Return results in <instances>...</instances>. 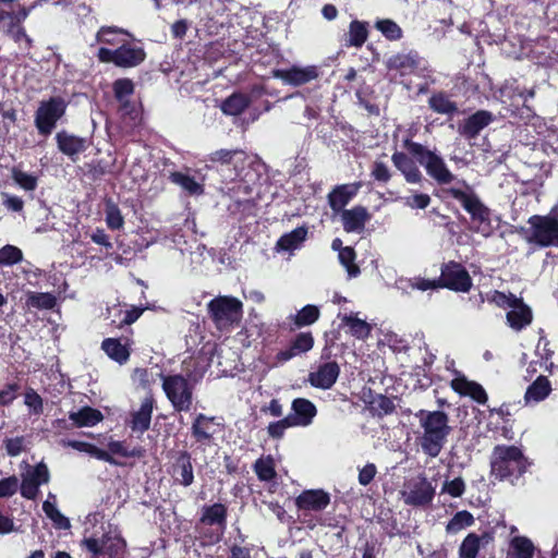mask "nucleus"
Here are the masks:
<instances>
[{
	"label": "nucleus",
	"mask_w": 558,
	"mask_h": 558,
	"mask_svg": "<svg viewBox=\"0 0 558 558\" xmlns=\"http://www.w3.org/2000/svg\"><path fill=\"white\" fill-rule=\"evenodd\" d=\"M512 558H533L535 547L531 539L525 536H514L510 541Z\"/></svg>",
	"instance_id": "obj_45"
},
{
	"label": "nucleus",
	"mask_w": 558,
	"mask_h": 558,
	"mask_svg": "<svg viewBox=\"0 0 558 558\" xmlns=\"http://www.w3.org/2000/svg\"><path fill=\"white\" fill-rule=\"evenodd\" d=\"M362 182L336 185L327 195L328 204L333 213L344 210V207L357 195Z\"/></svg>",
	"instance_id": "obj_22"
},
{
	"label": "nucleus",
	"mask_w": 558,
	"mask_h": 558,
	"mask_svg": "<svg viewBox=\"0 0 558 558\" xmlns=\"http://www.w3.org/2000/svg\"><path fill=\"white\" fill-rule=\"evenodd\" d=\"M396 405L393 400L385 395H377L371 402H369V411L377 415L378 417H383L386 415H390L395 412Z\"/></svg>",
	"instance_id": "obj_46"
},
{
	"label": "nucleus",
	"mask_w": 558,
	"mask_h": 558,
	"mask_svg": "<svg viewBox=\"0 0 558 558\" xmlns=\"http://www.w3.org/2000/svg\"><path fill=\"white\" fill-rule=\"evenodd\" d=\"M458 183L464 190L452 186L444 189L442 192L461 204L463 209L471 216L472 221L477 223V232L483 235H489L493 229L490 209L480 199L473 187L465 180H459Z\"/></svg>",
	"instance_id": "obj_4"
},
{
	"label": "nucleus",
	"mask_w": 558,
	"mask_h": 558,
	"mask_svg": "<svg viewBox=\"0 0 558 558\" xmlns=\"http://www.w3.org/2000/svg\"><path fill=\"white\" fill-rule=\"evenodd\" d=\"M375 27L388 39L399 40L402 37L401 27L390 19L378 20Z\"/></svg>",
	"instance_id": "obj_51"
},
{
	"label": "nucleus",
	"mask_w": 558,
	"mask_h": 558,
	"mask_svg": "<svg viewBox=\"0 0 558 558\" xmlns=\"http://www.w3.org/2000/svg\"><path fill=\"white\" fill-rule=\"evenodd\" d=\"M20 489L19 478L11 475L0 480V498H10Z\"/></svg>",
	"instance_id": "obj_60"
},
{
	"label": "nucleus",
	"mask_w": 558,
	"mask_h": 558,
	"mask_svg": "<svg viewBox=\"0 0 558 558\" xmlns=\"http://www.w3.org/2000/svg\"><path fill=\"white\" fill-rule=\"evenodd\" d=\"M101 349L114 362L120 365L125 364L131 355V349L128 343H122L119 338H106L101 342Z\"/></svg>",
	"instance_id": "obj_32"
},
{
	"label": "nucleus",
	"mask_w": 558,
	"mask_h": 558,
	"mask_svg": "<svg viewBox=\"0 0 558 558\" xmlns=\"http://www.w3.org/2000/svg\"><path fill=\"white\" fill-rule=\"evenodd\" d=\"M128 34L126 32L112 26H102L96 34V40L110 46H117L121 43L119 36Z\"/></svg>",
	"instance_id": "obj_52"
},
{
	"label": "nucleus",
	"mask_w": 558,
	"mask_h": 558,
	"mask_svg": "<svg viewBox=\"0 0 558 558\" xmlns=\"http://www.w3.org/2000/svg\"><path fill=\"white\" fill-rule=\"evenodd\" d=\"M85 453H88L90 457L108 462L111 465L116 466H125L124 462H121L120 460L112 457L109 452L106 450L98 448L96 445L88 442L85 449Z\"/></svg>",
	"instance_id": "obj_56"
},
{
	"label": "nucleus",
	"mask_w": 558,
	"mask_h": 558,
	"mask_svg": "<svg viewBox=\"0 0 558 558\" xmlns=\"http://www.w3.org/2000/svg\"><path fill=\"white\" fill-rule=\"evenodd\" d=\"M13 180L25 191H34L37 187V178L22 170H13Z\"/></svg>",
	"instance_id": "obj_59"
},
{
	"label": "nucleus",
	"mask_w": 558,
	"mask_h": 558,
	"mask_svg": "<svg viewBox=\"0 0 558 558\" xmlns=\"http://www.w3.org/2000/svg\"><path fill=\"white\" fill-rule=\"evenodd\" d=\"M529 459L514 445H497L493 449L490 472L500 482L514 485L530 466Z\"/></svg>",
	"instance_id": "obj_3"
},
{
	"label": "nucleus",
	"mask_w": 558,
	"mask_h": 558,
	"mask_svg": "<svg viewBox=\"0 0 558 558\" xmlns=\"http://www.w3.org/2000/svg\"><path fill=\"white\" fill-rule=\"evenodd\" d=\"M21 389V385L16 381L8 383L0 390V405L9 407L13 403V401L17 398L19 391Z\"/></svg>",
	"instance_id": "obj_58"
},
{
	"label": "nucleus",
	"mask_w": 558,
	"mask_h": 558,
	"mask_svg": "<svg viewBox=\"0 0 558 558\" xmlns=\"http://www.w3.org/2000/svg\"><path fill=\"white\" fill-rule=\"evenodd\" d=\"M437 284L439 289L466 293L472 288V278L462 264L450 260L441 265Z\"/></svg>",
	"instance_id": "obj_9"
},
{
	"label": "nucleus",
	"mask_w": 558,
	"mask_h": 558,
	"mask_svg": "<svg viewBox=\"0 0 558 558\" xmlns=\"http://www.w3.org/2000/svg\"><path fill=\"white\" fill-rule=\"evenodd\" d=\"M169 180L172 183L180 185L190 195H201L204 192L203 185L196 182L195 178L187 173L180 171L171 172L169 174Z\"/></svg>",
	"instance_id": "obj_41"
},
{
	"label": "nucleus",
	"mask_w": 558,
	"mask_h": 558,
	"mask_svg": "<svg viewBox=\"0 0 558 558\" xmlns=\"http://www.w3.org/2000/svg\"><path fill=\"white\" fill-rule=\"evenodd\" d=\"M106 223L111 230H120L124 225L121 210L114 203H108L106 205Z\"/></svg>",
	"instance_id": "obj_54"
},
{
	"label": "nucleus",
	"mask_w": 558,
	"mask_h": 558,
	"mask_svg": "<svg viewBox=\"0 0 558 558\" xmlns=\"http://www.w3.org/2000/svg\"><path fill=\"white\" fill-rule=\"evenodd\" d=\"M339 260L341 265L347 269L350 277H356L360 275V267L355 264L356 253L353 247L345 246L339 252Z\"/></svg>",
	"instance_id": "obj_50"
},
{
	"label": "nucleus",
	"mask_w": 558,
	"mask_h": 558,
	"mask_svg": "<svg viewBox=\"0 0 558 558\" xmlns=\"http://www.w3.org/2000/svg\"><path fill=\"white\" fill-rule=\"evenodd\" d=\"M474 523V517L468 510H461L453 514L446 526L448 533H458L460 530L471 526Z\"/></svg>",
	"instance_id": "obj_49"
},
{
	"label": "nucleus",
	"mask_w": 558,
	"mask_h": 558,
	"mask_svg": "<svg viewBox=\"0 0 558 558\" xmlns=\"http://www.w3.org/2000/svg\"><path fill=\"white\" fill-rule=\"evenodd\" d=\"M162 390L175 412H189L193 407L194 386L182 374H158Z\"/></svg>",
	"instance_id": "obj_5"
},
{
	"label": "nucleus",
	"mask_w": 558,
	"mask_h": 558,
	"mask_svg": "<svg viewBox=\"0 0 558 558\" xmlns=\"http://www.w3.org/2000/svg\"><path fill=\"white\" fill-rule=\"evenodd\" d=\"M68 101L61 96L41 100L35 111V126L43 136H48L56 129L58 121L65 114Z\"/></svg>",
	"instance_id": "obj_7"
},
{
	"label": "nucleus",
	"mask_w": 558,
	"mask_h": 558,
	"mask_svg": "<svg viewBox=\"0 0 558 558\" xmlns=\"http://www.w3.org/2000/svg\"><path fill=\"white\" fill-rule=\"evenodd\" d=\"M57 304V299L49 292H28L26 294V305L36 310H52Z\"/></svg>",
	"instance_id": "obj_43"
},
{
	"label": "nucleus",
	"mask_w": 558,
	"mask_h": 558,
	"mask_svg": "<svg viewBox=\"0 0 558 558\" xmlns=\"http://www.w3.org/2000/svg\"><path fill=\"white\" fill-rule=\"evenodd\" d=\"M56 141L59 150L71 157L73 161H75V156L83 153L87 148V142L85 138L69 134L65 131L58 132L56 135Z\"/></svg>",
	"instance_id": "obj_27"
},
{
	"label": "nucleus",
	"mask_w": 558,
	"mask_h": 558,
	"mask_svg": "<svg viewBox=\"0 0 558 558\" xmlns=\"http://www.w3.org/2000/svg\"><path fill=\"white\" fill-rule=\"evenodd\" d=\"M493 121L494 116L490 111L478 110L464 120L460 132L466 138H475Z\"/></svg>",
	"instance_id": "obj_26"
},
{
	"label": "nucleus",
	"mask_w": 558,
	"mask_h": 558,
	"mask_svg": "<svg viewBox=\"0 0 558 558\" xmlns=\"http://www.w3.org/2000/svg\"><path fill=\"white\" fill-rule=\"evenodd\" d=\"M533 315L531 308L522 301V304H515L507 313L509 326L520 331L532 323Z\"/></svg>",
	"instance_id": "obj_33"
},
{
	"label": "nucleus",
	"mask_w": 558,
	"mask_h": 558,
	"mask_svg": "<svg viewBox=\"0 0 558 558\" xmlns=\"http://www.w3.org/2000/svg\"><path fill=\"white\" fill-rule=\"evenodd\" d=\"M339 375L340 366L337 362H325L308 374V383L314 388L327 390L336 384Z\"/></svg>",
	"instance_id": "obj_21"
},
{
	"label": "nucleus",
	"mask_w": 558,
	"mask_h": 558,
	"mask_svg": "<svg viewBox=\"0 0 558 558\" xmlns=\"http://www.w3.org/2000/svg\"><path fill=\"white\" fill-rule=\"evenodd\" d=\"M357 104L363 107L369 116L378 117L380 114L379 106L375 102L376 94L375 90L364 85L355 92Z\"/></svg>",
	"instance_id": "obj_40"
},
{
	"label": "nucleus",
	"mask_w": 558,
	"mask_h": 558,
	"mask_svg": "<svg viewBox=\"0 0 558 558\" xmlns=\"http://www.w3.org/2000/svg\"><path fill=\"white\" fill-rule=\"evenodd\" d=\"M112 90L116 100L130 98L134 94V83L126 77L118 78L112 84Z\"/></svg>",
	"instance_id": "obj_55"
},
{
	"label": "nucleus",
	"mask_w": 558,
	"mask_h": 558,
	"mask_svg": "<svg viewBox=\"0 0 558 558\" xmlns=\"http://www.w3.org/2000/svg\"><path fill=\"white\" fill-rule=\"evenodd\" d=\"M531 234L526 236L529 243L541 247L558 246V217L533 215L529 218Z\"/></svg>",
	"instance_id": "obj_8"
},
{
	"label": "nucleus",
	"mask_w": 558,
	"mask_h": 558,
	"mask_svg": "<svg viewBox=\"0 0 558 558\" xmlns=\"http://www.w3.org/2000/svg\"><path fill=\"white\" fill-rule=\"evenodd\" d=\"M451 389L462 397H470L478 404H485L488 396L483 386L476 381L469 380L464 375H458L450 381Z\"/></svg>",
	"instance_id": "obj_24"
},
{
	"label": "nucleus",
	"mask_w": 558,
	"mask_h": 558,
	"mask_svg": "<svg viewBox=\"0 0 558 558\" xmlns=\"http://www.w3.org/2000/svg\"><path fill=\"white\" fill-rule=\"evenodd\" d=\"M553 391L551 383L545 375L536 377L531 385L527 386L524 393L525 404H536L544 401Z\"/></svg>",
	"instance_id": "obj_29"
},
{
	"label": "nucleus",
	"mask_w": 558,
	"mask_h": 558,
	"mask_svg": "<svg viewBox=\"0 0 558 558\" xmlns=\"http://www.w3.org/2000/svg\"><path fill=\"white\" fill-rule=\"evenodd\" d=\"M169 473L174 483L189 487L194 483V466L192 454L187 450L177 451L172 458Z\"/></svg>",
	"instance_id": "obj_14"
},
{
	"label": "nucleus",
	"mask_w": 558,
	"mask_h": 558,
	"mask_svg": "<svg viewBox=\"0 0 558 558\" xmlns=\"http://www.w3.org/2000/svg\"><path fill=\"white\" fill-rule=\"evenodd\" d=\"M69 418L76 427H92L102 421V413L92 407H83L76 412H70Z\"/></svg>",
	"instance_id": "obj_34"
},
{
	"label": "nucleus",
	"mask_w": 558,
	"mask_h": 558,
	"mask_svg": "<svg viewBox=\"0 0 558 558\" xmlns=\"http://www.w3.org/2000/svg\"><path fill=\"white\" fill-rule=\"evenodd\" d=\"M315 339L312 331H301L296 333L289 342L286 349L277 352L275 356L276 364H284L286 362L306 354L314 348Z\"/></svg>",
	"instance_id": "obj_16"
},
{
	"label": "nucleus",
	"mask_w": 558,
	"mask_h": 558,
	"mask_svg": "<svg viewBox=\"0 0 558 558\" xmlns=\"http://www.w3.org/2000/svg\"><path fill=\"white\" fill-rule=\"evenodd\" d=\"M251 105V98L243 93H233L227 97L221 106V111L227 116H239Z\"/></svg>",
	"instance_id": "obj_37"
},
{
	"label": "nucleus",
	"mask_w": 558,
	"mask_h": 558,
	"mask_svg": "<svg viewBox=\"0 0 558 558\" xmlns=\"http://www.w3.org/2000/svg\"><path fill=\"white\" fill-rule=\"evenodd\" d=\"M341 320L343 325L349 327V332L356 339H366L371 335V325L360 319L356 314L344 315Z\"/></svg>",
	"instance_id": "obj_42"
},
{
	"label": "nucleus",
	"mask_w": 558,
	"mask_h": 558,
	"mask_svg": "<svg viewBox=\"0 0 558 558\" xmlns=\"http://www.w3.org/2000/svg\"><path fill=\"white\" fill-rule=\"evenodd\" d=\"M422 428V434L416 437L422 452L434 459L445 448L448 437L452 432L449 424V415L441 410H420L415 413Z\"/></svg>",
	"instance_id": "obj_2"
},
{
	"label": "nucleus",
	"mask_w": 558,
	"mask_h": 558,
	"mask_svg": "<svg viewBox=\"0 0 558 558\" xmlns=\"http://www.w3.org/2000/svg\"><path fill=\"white\" fill-rule=\"evenodd\" d=\"M227 519L228 507L225 504L215 502L213 505H205L202 507V513L198 522L207 526H217L220 530V533L214 542H219L220 536L227 527Z\"/></svg>",
	"instance_id": "obj_20"
},
{
	"label": "nucleus",
	"mask_w": 558,
	"mask_h": 558,
	"mask_svg": "<svg viewBox=\"0 0 558 558\" xmlns=\"http://www.w3.org/2000/svg\"><path fill=\"white\" fill-rule=\"evenodd\" d=\"M253 471L260 482H271L277 477L276 463L271 454L262 456L253 464Z\"/></svg>",
	"instance_id": "obj_39"
},
{
	"label": "nucleus",
	"mask_w": 558,
	"mask_h": 558,
	"mask_svg": "<svg viewBox=\"0 0 558 558\" xmlns=\"http://www.w3.org/2000/svg\"><path fill=\"white\" fill-rule=\"evenodd\" d=\"M209 318L219 330H226L239 323L243 314L242 302L233 296H216L207 304Z\"/></svg>",
	"instance_id": "obj_6"
},
{
	"label": "nucleus",
	"mask_w": 558,
	"mask_h": 558,
	"mask_svg": "<svg viewBox=\"0 0 558 558\" xmlns=\"http://www.w3.org/2000/svg\"><path fill=\"white\" fill-rule=\"evenodd\" d=\"M402 146L407 153L395 151L391 161L408 183L417 184L423 180V174L416 163L421 165L427 175L438 185H447L454 181L456 175L450 171L444 158L435 150L428 149L410 137L403 140Z\"/></svg>",
	"instance_id": "obj_1"
},
{
	"label": "nucleus",
	"mask_w": 558,
	"mask_h": 558,
	"mask_svg": "<svg viewBox=\"0 0 558 558\" xmlns=\"http://www.w3.org/2000/svg\"><path fill=\"white\" fill-rule=\"evenodd\" d=\"M22 259L23 253L17 246L7 244L0 248V266H12Z\"/></svg>",
	"instance_id": "obj_53"
},
{
	"label": "nucleus",
	"mask_w": 558,
	"mask_h": 558,
	"mask_svg": "<svg viewBox=\"0 0 558 558\" xmlns=\"http://www.w3.org/2000/svg\"><path fill=\"white\" fill-rule=\"evenodd\" d=\"M81 545L90 558H122L126 543L121 536L104 534L101 538L86 537Z\"/></svg>",
	"instance_id": "obj_11"
},
{
	"label": "nucleus",
	"mask_w": 558,
	"mask_h": 558,
	"mask_svg": "<svg viewBox=\"0 0 558 558\" xmlns=\"http://www.w3.org/2000/svg\"><path fill=\"white\" fill-rule=\"evenodd\" d=\"M320 317V310L317 305L307 304L294 315L289 316L290 330L301 329L315 324Z\"/></svg>",
	"instance_id": "obj_30"
},
{
	"label": "nucleus",
	"mask_w": 558,
	"mask_h": 558,
	"mask_svg": "<svg viewBox=\"0 0 558 558\" xmlns=\"http://www.w3.org/2000/svg\"><path fill=\"white\" fill-rule=\"evenodd\" d=\"M428 107L436 113L454 116L458 112V106L445 92L434 93L428 98Z\"/></svg>",
	"instance_id": "obj_38"
},
{
	"label": "nucleus",
	"mask_w": 558,
	"mask_h": 558,
	"mask_svg": "<svg viewBox=\"0 0 558 558\" xmlns=\"http://www.w3.org/2000/svg\"><path fill=\"white\" fill-rule=\"evenodd\" d=\"M385 65L388 72H395L400 77L421 75L426 69L424 59L416 50L397 52L386 60Z\"/></svg>",
	"instance_id": "obj_12"
},
{
	"label": "nucleus",
	"mask_w": 558,
	"mask_h": 558,
	"mask_svg": "<svg viewBox=\"0 0 558 558\" xmlns=\"http://www.w3.org/2000/svg\"><path fill=\"white\" fill-rule=\"evenodd\" d=\"M154 408V398L147 397L143 400L138 411L132 414L131 429L144 433L149 429Z\"/></svg>",
	"instance_id": "obj_31"
},
{
	"label": "nucleus",
	"mask_w": 558,
	"mask_h": 558,
	"mask_svg": "<svg viewBox=\"0 0 558 558\" xmlns=\"http://www.w3.org/2000/svg\"><path fill=\"white\" fill-rule=\"evenodd\" d=\"M317 414L316 405L308 399L295 398L291 403V413L287 415L293 427L308 426Z\"/></svg>",
	"instance_id": "obj_23"
},
{
	"label": "nucleus",
	"mask_w": 558,
	"mask_h": 558,
	"mask_svg": "<svg viewBox=\"0 0 558 558\" xmlns=\"http://www.w3.org/2000/svg\"><path fill=\"white\" fill-rule=\"evenodd\" d=\"M216 427H220V424L216 422L215 416L198 413L193 420L191 434L197 444L210 445L214 435L218 432Z\"/></svg>",
	"instance_id": "obj_19"
},
{
	"label": "nucleus",
	"mask_w": 558,
	"mask_h": 558,
	"mask_svg": "<svg viewBox=\"0 0 558 558\" xmlns=\"http://www.w3.org/2000/svg\"><path fill=\"white\" fill-rule=\"evenodd\" d=\"M24 437L23 436H17V437H14V438H5L3 444H4V449L8 453V456L10 457H17L22 453V451L24 450Z\"/></svg>",
	"instance_id": "obj_63"
},
{
	"label": "nucleus",
	"mask_w": 558,
	"mask_h": 558,
	"mask_svg": "<svg viewBox=\"0 0 558 558\" xmlns=\"http://www.w3.org/2000/svg\"><path fill=\"white\" fill-rule=\"evenodd\" d=\"M493 301L499 306V307H512L515 304H522V299L517 298L513 294L507 295L504 292L495 291Z\"/></svg>",
	"instance_id": "obj_64"
},
{
	"label": "nucleus",
	"mask_w": 558,
	"mask_h": 558,
	"mask_svg": "<svg viewBox=\"0 0 558 558\" xmlns=\"http://www.w3.org/2000/svg\"><path fill=\"white\" fill-rule=\"evenodd\" d=\"M295 507L304 515L322 512L330 504V494L322 488L304 489L295 499Z\"/></svg>",
	"instance_id": "obj_15"
},
{
	"label": "nucleus",
	"mask_w": 558,
	"mask_h": 558,
	"mask_svg": "<svg viewBox=\"0 0 558 558\" xmlns=\"http://www.w3.org/2000/svg\"><path fill=\"white\" fill-rule=\"evenodd\" d=\"M24 403L34 415H40L44 412V400L33 388L25 391Z\"/></svg>",
	"instance_id": "obj_57"
},
{
	"label": "nucleus",
	"mask_w": 558,
	"mask_h": 558,
	"mask_svg": "<svg viewBox=\"0 0 558 558\" xmlns=\"http://www.w3.org/2000/svg\"><path fill=\"white\" fill-rule=\"evenodd\" d=\"M442 490L448 493L451 497L458 498L464 494L465 483L462 477H456L445 482Z\"/></svg>",
	"instance_id": "obj_62"
},
{
	"label": "nucleus",
	"mask_w": 558,
	"mask_h": 558,
	"mask_svg": "<svg viewBox=\"0 0 558 558\" xmlns=\"http://www.w3.org/2000/svg\"><path fill=\"white\" fill-rule=\"evenodd\" d=\"M481 547V538L475 533L468 534L459 548L460 558H476Z\"/></svg>",
	"instance_id": "obj_47"
},
{
	"label": "nucleus",
	"mask_w": 558,
	"mask_h": 558,
	"mask_svg": "<svg viewBox=\"0 0 558 558\" xmlns=\"http://www.w3.org/2000/svg\"><path fill=\"white\" fill-rule=\"evenodd\" d=\"M368 38V23L353 20L349 24V31L344 41L345 47L361 48Z\"/></svg>",
	"instance_id": "obj_35"
},
{
	"label": "nucleus",
	"mask_w": 558,
	"mask_h": 558,
	"mask_svg": "<svg viewBox=\"0 0 558 558\" xmlns=\"http://www.w3.org/2000/svg\"><path fill=\"white\" fill-rule=\"evenodd\" d=\"M43 510L46 513V515L53 522L57 529H70V520L58 510L54 502H51L50 500H45L43 504Z\"/></svg>",
	"instance_id": "obj_48"
},
{
	"label": "nucleus",
	"mask_w": 558,
	"mask_h": 558,
	"mask_svg": "<svg viewBox=\"0 0 558 558\" xmlns=\"http://www.w3.org/2000/svg\"><path fill=\"white\" fill-rule=\"evenodd\" d=\"M49 481L50 472L47 464L39 462L23 476L20 493L25 499L35 500L40 493L39 487Z\"/></svg>",
	"instance_id": "obj_13"
},
{
	"label": "nucleus",
	"mask_w": 558,
	"mask_h": 558,
	"mask_svg": "<svg viewBox=\"0 0 558 558\" xmlns=\"http://www.w3.org/2000/svg\"><path fill=\"white\" fill-rule=\"evenodd\" d=\"M112 457L120 456L123 458H143L146 454V449L143 446H135L129 449L124 441L111 440L108 442V450Z\"/></svg>",
	"instance_id": "obj_44"
},
{
	"label": "nucleus",
	"mask_w": 558,
	"mask_h": 558,
	"mask_svg": "<svg viewBox=\"0 0 558 558\" xmlns=\"http://www.w3.org/2000/svg\"><path fill=\"white\" fill-rule=\"evenodd\" d=\"M247 159L246 153L242 149H218L208 156V160L213 163H220L222 166L233 165L236 178H241L239 165H244Z\"/></svg>",
	"instance_id": "obj_28"
},
{
	"label": "nucleus",
	"mask_w": 558,
	"mask_h": 558,
	"mask_svg": "<svg viewBox=\"0 0 558 558\" xmlns=\"http://www.w3.org/2000/svg\"><path fill=\"white\" fill-rule=\"evenodd\" d=\"M272 76L288 85L301 86L316 80L319 76V68L316 65L305 68L293 65L290 69H275L272 70Z\"/></svg>",
	"instance_id": "obj_17"
},
{
	"label": "nucleus",
	"mask_w": 558,
	"mask_h": 558,
	"mask_svg": "<svg viewBox=\"0 0 558 558\" xmlns=\"http://www.w3.org/2000/svg\"><path fill=\"white\" fill-rule=\"evenodd\" d=\"M307 228L305 226L298 227L291 232L282 234L277 241L276 247L278 251L291 252L306 240Z\"/></svg>",
	"instance_id": "obj_36"
},
{
	"label": "nucleus",
	"mask_w": 558,
	"mask_h": 558,
	"mask_svg": "<svg viewBox=\"0 0 558 558\" xmlns=\"http://www.w3.org/2000/svg\"><path fill=\"white\" fill-rule=\"evenodd\" d=\"M434 496L435 487L425 476H420L404 494V502L412 507H427L432 504Z\"/></svg>",
	"instance_id": "obj_18"
},
{
	"label": "nucleus",
	"mask_w": 558,
	"mask_h": 558,
	"mask_svg": "<svg viewBox=\"0 0 558 558\" xmlns=\"http://www.w3.org/2000/svg\"><path fill=\"white\" fill-rule=\"evenodd\" d=\"M342 226L345 232H361L364 230L365 225L371 219V214L367 208L356 205L351 209L341 211Z\"/></svg>",
	"instance_id": "obj_25"
},
{
	"label": "nucleus",
	"mask_w": 558,
	"mask_h": 558,
	"mask_svg": "<svg viewBox=\"0 0 558 558\" xmlns=\"http://www.w3.org/2000/svg\"><path fill=\"white\" fill-rule=\"evenodd\" d=\"M293 427L288 417H283L279 421L271 422L267 426V433L272 439H281L288 428Z\"/></svg>",
	"instance_id": "obj_61"
},
{
	"label": "nucleus",
	"mask_w": 558,
	"mask_h": 558,
	"mask_svg": "<svg viewBox=\"0 0 558 558\" xmlns=\"http://www.w3.org/2000/svg\"><path fill=\"white\" fill-rule=\"evenodd\" d=\"M146 53L143 48L130 44H122L111 50L105 47L99 48L97 58L104 63H113L119 68H133L144 61Z\"/></svg>",
	"instance_id": "obj_10"
}]
</instances>
